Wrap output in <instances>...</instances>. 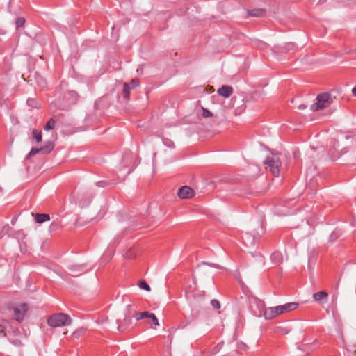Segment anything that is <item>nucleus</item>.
Returning <instances> with one entry per match:
<instances>
[{"label":"nucleus","mask_w":356,"mask_h":356,"mask_svg":"<svg viewBox=\"0 0 356 356\" xmlns=\"http://www.w3.org/2000/svg\"><path fill=\"white\" fill-rule=\"evenodd\" d=\"M48 325L52 327L69 325L71 323L70 317L63 313L51 315L47 320Z\"/></svg>","instance_id":"1"},{"label":"nucleus","mask_w":356,"mask_h":356,"mask_svg":"<svg viewBox=\"0 0 356 356\" xmlns=\"http://www.w3.org/2000/svg\"><path fill=\"white\" fill-rule=\"evenodd\" d=\"M317 102L312 104L311 109L313 111H317L328 107L331 103V97L327 93L321 94L316 97Z\"/></svg>","instance_id":"2"},{"label":"nucleus","mask_w":356,"mask_h":356,"mask_svg":"<svg viewBox=\"0 0 356 356\" xmlns=\"http://www.w3.org/2000/svg\"><path fill=\"white\" fill-rule=\"evenodd\" d=\"M265 163L268 165L273 175L276 177L279 176L281 161L278 156L273 155L270 157H268Z\"/></svg>","instance_id":"3"},{"label":"nucleus","mask_w":356,"mask_h":356,"mask_svg":"<svg viewBox=\"0 0 356 356\" xmlns=\"http://www.w3.org/2000/svg\"><path fill=\"white\" fill-rule=\"evenodd\" d=\"M28 310V306L26 304H21L13 308V316L14 318L20 321L23 320L24 315Z\"/></svg>","instance_id":"4"},{"label":"nucleus","mask_w":356,"mask_h":356,"mask_svg":"<svg viewBox=\"0 0 356 356\" xmlns=\"http://www.w3.org/2000/svg\"><path fill=\"white\" fill-rule=\"evenodd\" d=\"M281 314H282V312H281V309L279 305L266 309L264 315L266 319L270 320Z\"/></svg>","instance_id":"5"},{"label":"nucleus","mask_w":356,"mask_h":356,"mask_svg":"<svg viewBox=\"0 0 356 356\" xmlns=\"http://www.w3.org/2000/svg\"><path fill=\"white\" fill-rule=\"evenodd\" d=\"M54 149V145L49 143L45 147L41 148H32L30 152L27 154L26 159H29L31 156L35 155L39 152L49 153Z\"/></svg>","instance_id":"6"},{"label":"nucleus","mask_w":356,"mask_h":356,"mask_svg":"<svg viewBox=\"0 0 356 356\" xmlns=\"http://www.w3.org/2000/svg\"><path fill=\"white\" fill-rule=\"evenodd\" d=\"M177 194L179 197L186 199L192 197L195 195V192L191 188L184 186L179 189Z\"/></svg>","instance_id":"7"},{"label":"nucleus","mask_w":356,"mask_h":356,"mask_svg":"<svg viewBox=\"0 0 356 356\" xmlns=\"http://www.w3.org/2000/svg\"><path fill=\"white\" fill-rule=\"evenodd\" d=\"M131 309H132V305H128L127 306V312L124 318L123 323L119 325L120 329L127 328L128 326L131 325V323H132V319L131 318Z\"/></svg>","instance_id":"8"},{"label":"nucleus","mask_w":356,"mask_h":356,"mask_svg":"<svg viewBox=\"0 0 356 356\" xmlns=\"http://www.w3.org/2000/svg\"><path fill=\"white\" fill-rule=\"evenodd\" d=\"M217 92L218 95L225 98H228L233 93V88L230 86L224 85L221 88H220Z\"/></svg>","instance_id":"9"},{"label":"nucleus","mask_w":356,"mask_h":356,"mask_svg":"<svg viewBox=\"0 0 356 356\" xmlns=\"http://www.w3.org/2000/svg\"><path fill=\"white\" fill-rule=\"evenodd\" d=\"M298 305L299 304L298 302H293L284 304L283 305H280V307L281 309V312L284 314L296 309Z\"/></svg>","instance_id":"10"},{"label":"nucleus","mask_w":356,"mask_h":356,"mask_svg":"<svg viewBox=\"0 0 356 356\" xmlns=\"http://www.w3.org/2000/svg\"><path fill=\"white\" fill-rule=\"evenodd\" d=\"M313 298L315 301L321 303L322 301H327L328 293L325 291H319L313 294Z\"/></svg>","instance_id":"11"},{"label":"nucleus","mask_w":356,"mask_h":356,"mask_svg":"<svg viewBox=\"0 0 356 356\" xmlns=\"http://www.w3.org/2000/svg\"><path fill=\"white\" fill-rule=\"evenodd\" d=\"M50 220L49 214L46 213H36L35 215V220L38 223H42Z\"/></svg>","instance_id":"12"},{"label":"nucleus","mask_w":356,"mask_h":356,"mask_svg":"<svg viewBox=\"0 0 356 356\" xmlns=\"http://www.w3.org/2000/svg\"><path fill=\"white\" fill-rule=\"evenodd\" d=\"M149 312H147V311H145V312H135L134 314H133V316L134 318L136 320V321H140V320H142V319H145V318H148V316H149Z\"/></svg>","instance_id":"13"},{"label":"nucleus","mask_w":356,"mask_h":356,"mask_svg":"<svg viewBox=\"0 0 356 356\" xmlns=\"http://www.w3.org/2000/svg\"><path fill=\"white\" fill-rule=\"evenodd\" d=\"M123 96L127 99L129 100L130 97V88H129V84L125 83L124 84V88H123Z\"/></svg>","instance_id":"14"},{"label":"nucleus","mask_w":356,"mask_h":356,"mask_svg":"<svg viewBox=\"0 0 356 356\" xmlns=\"http://www.w3.org/2000/svg\"><path fill=\"white\" fill-rule=\"evenodd\" d=\"M55 124H56V122L54 119H50L47 122V124H45V126L44 127V129L45 131H49V130H51L54 128L55 127Z\"/></svg>","instance_id":"15"},{"label":"nucleus","mask_w":356,"mask_h":356,"mask_svg":"<svg viewBox=\"0 0 356 356\" xmlns=\"http://www.w3.org/2000/svg\"><path fill=\"white\" fill-rule=\"evenodd\" d=\"M33 136L38 143H40L42 140V132L36 129H33L32 131Z\"/></svg>","instance_id":"16"},{"label":"nucleus","mask_w":356,"mask_h":356,"mask_svg":"<svg viewBox=\"0 0 356 356\" xmlns=\"http://www.w3.org/2000/svg\"><path fill=\"white\" fill-rule=\"evenodd\" d=\"M147 320H148L147 322L152 321L154 325H155L156 326L159 325V321H158L157 318L156 317V316L153 313L149 312Z\"/></svg>","instance_id":"17"},{"label":"nucleus","mask_w":356,"mask_h":356,"mask_svg":"<svg viewBox=\"0 0 356 356\" xmlns=\"http://www.w3.org/2000/svg\"><path fill=\"white\" fill-rule=\"evenodd\" d=\"M264 11L263 10H250L249 12V14L251 16H254V17H261L264 15Z\"/></svg>","instance_id":"18"},{"label":"nucleus","mask_w":356,"mask_h":356,"mask_svg":"<svg viewBox=\"0 0 356 356\" xmlns=\"http://www.w3.org/2000/svg\"><path fill=\"white\" fill-rule=\"evenodd\" d=\"M138 286L140 289H144L147 291H150V286L145 280L140 281L138 284Z\"/></svg>","instance_id":"19"},{"label":"nucleus","mask_w":356,"mask_h":356,"mask_svg":"<svg viewBox=\"0 0 356 356\" xmlns=\"http://www.w3.org/2000/svg\"><path fill=\"white\" fill-rule=\"evenodd\" d=\"M202 115L204 118H211L213 116V113L208 109H207L204 107H202Z\"/></svg>","instance_id":"20"},{"label":"nucleus","mask_w":356,"mask_h":356,"mask_svg":"<svg viewBox=\"0 0 356 356\" xmlns=\"http://www.w3.org/2000/svg\"><path fill=\"white\" fill-rule=\"evenodd\" d=\"M24 23H25V19L23 17H18L15 22L17 28L23 26Z\"/></svg>","instance_id":"21"},{"label":"nucleus","mask_w":356,"mask_h":356,"mask_svg":"<svg viewBox=\"0 0 356 356\" xmlns=\"http://www.w3.org/2000/svg\"><path fill=\"white\" fill-rule=\"evenodd\" d=\"M129 88L133 89L139 85V80L137 79H132L131 81L129 83Z\"/></svg>","instance_id":"22"},{"label":"nucleus","mask_w":356,"mask_h":356,"mask_svg":"<svg viewBox=\"0 0 356 356\" xmlns=\"http://www.w3.org/2000/svg\"><path fill=\"white\" fill-rule=\"evenodd\" d=\"M211 304L216 309H219L220 307V304L217 300H212L211 301Z\"/></svg>","instance_id":"23"},{"label":"nucleus","mask_w":356,"mask_h":356,"mask_svg":"<svg viewBox=\"0 0 356 356\" xmlns=\"http://www.w3.org/2000/svg\"><path fill=\"white\" fill-rule=\"evenodd\" d=\"M220 348H221V346H220V345L216 346L215 347L214 350L212 352V354H216V353H217L219 351V350H220Z\"/></svg>","instance_id":"24"},{"label":"nucleus","mask_w":356,"mask_h":356,"mask_svg":"<svg viewBox=\"0 0 356 356\" xmlns=\"http://www.w3.org/2000/svg\"><path fill=\"white\" fill-rule=\"evenodd\" d=\"M5 330H6L5 325H3V324H0V334L3 333Z\"/></svg>","instance_id":"25"},{"label":"nucleus","mask_w":356,"mask_h":356,"mask_svg":"<svg viewBox=\"0 0 356 356\" xmlns=\"http://www.w3.org/2000/svg\"><path fill=\"white\" fill-rule=\"evenodd\" d=\"M306 108V106L304 105V104H300L298 106V108L300 109V110H303Z\"/></svg>","instance_id":"26"},{"label":"nucleus","mask_w":356,"mask_h":356,"mask_svg":"<svg viewBox=\"0 0 356 356\" xmlns=\"http://www.w3.org/2000/svg\"><path fill=\"white\" fill-rule=\"evenodd\" d=\"M352 92L355 96H356V87L352 89Z\"/></svg>","instance_id":"27"},{"label":"nucleus","mask_w":356,"mask_h":356,"mask_svg":"<svg viewBox=\"0 0 356 356\" xmlns=\"http://www.w3.org/2000/svg\"><path fill=\"white\" fill-rule=\"evenodd\" d=\"M81 332V331H76V332H74L73 333V337H76V336L79 334V332Z\"/></svg>","instance_id":"28"}]
</instances>
